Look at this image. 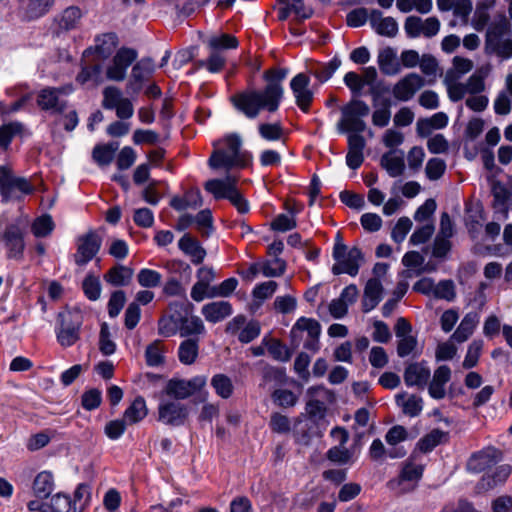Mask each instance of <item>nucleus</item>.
Wrapping results in <instances>:
<instances>
[{
  "label": "nucleus",
  "mask_w": 512,
  "mask_h": 512,
  "mask_svg": "<svg viewBox=\"0 0 512 512\" xmlns=\"http://www.w3.org/2000/svg\"><path fill=\"white\" fill-rule=\"evenodd\" d=\"M288 74L287 69H270L264 72L267 84L263 90H247L231 97V102L237 110L247 118H256L261 110L275 112L283 98L282 82Z\"/></svg>",
  "instance_id": "f257e3e1"
},
{
  "label": "nucleus",
  "mask_w": 512,
  "mask_h": 512,
  "mask_svg": "<svg viewBox=\"0 0 512 512\" xmlns=\"http://www.w3.org/2000/svg\"><path fill=\"white\" fill-rule=\"evenodd\" d=\"M225 149H217L211 154L208 164L212 169L225 168L227 171L233 167L244 168L251 164L252 155L242 151V138L232 133L224 138Z\"/></svg>",
  "instance_id": "f03ea898"
},
{
  "label": "nucleus",
  "mask_w": 512,
  "mask_h": 512,
  "mask_svg": "<svg viewBox=\"0 0 512 512\" xmlns=\"http://www.w3.org/2000/svg\"><path fill=\"white\" fill-rule=\"evenodd\" d=\"M511 24L505 16H500L488 25L485 34L484 50L487 55L502 59L512 57Z\"/></svg>",
  "instance_id": "7ed1b4c3"
},
{
  "label": "nucleus",
  "mask_w": 512,
  "mask_h": 512,
  "mask_svg": "<svg viewBox=\"0 0 512 512\" xmlns=\"http://www.w3.org/2000/svg\"><path fill=\"white\" fill-rule=\"evenodd\" d=\"M33 185L25 177L15 176L7 166H0L1 202L21 201L24 196L32 194Z\"/></svg>",
  "instance_id": "20e7f679"
},
{
  "label": "nucleus",
  "mask_w": 512,
  "mask_h": 512,
  "mask_svg": "<svg viewBox=\"0 0 512 512\" xmlns=\"http://www.w3.org/2000/svg\"><path fill=\"white\" fill-rule=\"evenodd\" d=\"M342 118L337 124L340 132H364L366 123L364 117L370 113L369 105L358 98H352L341 108Z\"/></svg>",
  "instance_id": "39448f33"
},
{
  "label": "nucleus",
  "mask_w": 512,
  "mask_h": 512,
  "mask_svg": "<svg viewBox=\"0 0 512 512\" xmlns=\"http://www.w3.org/2000/svg\"><path fill=\"white\" fill-rule=\"evenodd\" d=\"M333 258L336 261L332 267L334 275L346 273L353 277L358 274L361 262L364 260L363 253L358 247L348 249L345 244L334 245Z\"/></svg>",
  "instance_id": "423d86ee"
},
{
  "label": "nucleus",
  "mask_w": 512,
  "mask_h": 512,
  "mask_svg": "<svg viewBox=\"0 0 512 512\" xmlns=\"http://www.w3.org/2000/svg\"><path fill=\"white\" fill-rule=\"evenodd\" d=\"M206 383L207 377L203 375L195 376L189 380L172 378L167 382L163 393L176 401L185 400L202 390Z\"/></svg>",
  "instance_id": "0eeeda50"
},
{
  "label": "nucleus",
  "mask_w": 512,
  "mask_h": 512,
  "mask_svg": "<svg viewBox=\"0 0 512 512\" xmlns=\"http://www.w3.org/2000/svg\"><path fill=\"white\" fill-rule=\"evenodd\" d=\"M306 332L307 339L304 342V348L314 353L320 349L319 337L321 334L320 323L312 318H299L290 331L292 341L295 346L299 344V333Z\"/></svg>",
  "instance_id": "6e6552de"
},
{
  "label": "nucleus",
  "mask_w": 512,
  "mask_h": 512,
  "mask_svg": "<svg viewBox=\"0 0 512 512\" xmlns=\"http://www.w3.org/2000/svg\"><path fill=\"white\" fill-rule=\"evenodd\" d=\"M57 340L63 347L74 345L80 338L81 320L78 313L70 311L58 314Z\"/></svg>",
  "instance_id": "1a4fd4ad"
},
{
  "label": "nucleus",
  "mask_w": 512,
  "mask_h": 512,
  "mask_svg": "<svg viewBox=\"0 0 512 512\" xmlns=\"http://www.w3.org/2000/svg\"><path fill=\"white\" fill-rule=\"evenodd\" d=\"M0 243L7 251V258L20 260L25 250L24 232L17 223L8 224L0 233Z\"/></svg>",
  "instance_id": "9d476101"
},
{
  "label": "nucleus",
  "mask_w": 512,
  "mask_h": 512,
  "mask_svg": "<svg viewBox=\"0 0 512 512\" xmlns=\"http://www.w3.org/2000/svg\"><path fill=\"white\" fill-rule=\"evenodd\" d=\"M189 415L188 407L176 400H161L158 405V421L168 426H181Z\"/></svg>",
  "instance_id": "9b49d317"
},
{
  "label": "nucleus",
  "mask_w": 512,
  "mask_h": 512,
  "mask_svg": "<svg viewBox=\"0 0 512 512\" xmlns=\"http://www.w3.org/2000/svg\"><path fill=\"white\" fill-rule=\"evenodd\" d=\"M101 245V237L93 230L79 236L77 239V251L74 254L75 263L78 266L86 265L97 255Z\"/></svg>",
  "instance_id": "f8f14e48"
},
{
  "label": "nucleus",
  "mask_w": 512,
  "mask_h": 512,
  "mask_svg": "<svg viewBox=\"0 0 512 512\" xmlns=\"http://www.w3.org/2000/svg\"><path fill=\"white\" fill-rule=\"evenodd\" d=\"M310 78L304 74L299 73L294 76L290 82V88L296 99V104L303 111L307 112L313 101V92L309 89Z\"/></svg>",
  "instance_id": "ddd939ff"
},
{
  "label": "nucleus",
  "mask_w": 512,
  "mask_h": 512,
  "mask_svg": "<svg viewBox=\"0 0 512 512\" xmlns=\"http://www.w3.org/2000/svg\"><path fill=\"white\" fill-rule=\"evenodd\" d=\"M425 85V80L417 73H409L393 87L392 93L399 101H409Z\"/></svg>",
  "instance_id": "4468645a"
},
{
  "label": "nucleus",
  "mask_w": 512,
  "mask_h": 512,
  "mask_svg": "<svg viewBox=\"0 0 512 512\" xmlns=\"http://www.w3.org/2000/svg\"><path fill=\"white\" fill-rule=\"evenodd\" d=\"M238 177L227 173L223 179H210L204 187L215 199H229L237 190Z\"/></svg>",
  "instance_id": "2eb2a0df"
},
{
  "label": "nucleus",
  "mask_w": 512,
  "mask_h": 512,
  "mask_svg": "<svg viewBox=\"0 0 512 512\" xmlns=\"http://www.w3.org/2000/svg\"><path fill=\"white\" fill-rule=\"evenodd\" d=\"M348 135V153L346 155V164L349 168L358 169L364 161V149L366 140L361 135L362 132H349Z\"/></svg>",
  "instance_id": "dca6fc26"
},
{
  "label": "nucleus",
  "mask_w": 512,
  "mask_h": 512,
  "mask_svg": "<svg viewBox=\"0 0 512 512\" xmlns=\"http://www.w3.org/2000/svg\"><path fill=\"white\" fill-rule=\"evenodd\" d=\"M63 92L62 88L47 87L42 89L37 98L38 106L45 111L62 113L67 107V102L60 100L59 94Z\"/></svg>",
  "instance_id": "f3484780"
},
{
  "label": "nucleus",
  "mask_w": 512,
  "mask_h": 512,
  "mask_svg": "<svg viewBox=\"0 0 512 512\" xmlns=\"http://www.w3.org/2000/svg\"><path fill=\"white\" fill-rule=\"evenodd\" d=\"M430 369L426 366V362L410 363L404 371V382L407 386H417L424 388L430 379Z\"/></svg>",
  "instance_id": "a211bd4d"
},
{
  "label": "nucleus",
  "mask_w": 512,
  "mask_h": 512,
  "mask_svg": "<svg viewBox=\"0 0 512 512\" xmlns=\"http://www.w3.org/2000/svg\"><path fill=\"white\" fill-rule=\"evenodd\" d=\"M369 22L374 31L381 36L393 38L398 33V24L393 17H383L378 9L370 12Z\"/></svg>",
  "instance_id": "6ab92c4d"
},
{
  "label": "nucleus",
  "mask_w": 512,
  "mask_h": 512,
  "mask_svg": "<svg viewBox=\"0 0 512 512\" xmlns=\"http://www.w3.org/2000/svg\"><path fill=\"white\" fill-rule=\"evenodd\" d=\"M383 286L379 279L371 278L367 281L362 299V310L368 313L373 310L382 300Z\"/></svg>",
  "instance_id": "aec40b11"
},
{
  "label": "nucleus",
  "mask_w": 512,
  "mask_h": 512,
  "mask_svg": "<svg viewBox=\"0 0 512 512\" xmlns=\"http://www.w3.org/2000/svg\"><path fill=\"white\" fill-rule=\"evenodd\" d=\"M451 378V369L447 365L439 366L433 374L429 384V395L434 399H443L446 395L445 385Z\"/></svg>",
  "instance_id": "412c9836"
},
{
  "label": "nucleus",
  "mask_w": 512,
  "mask_h": 512,
  "mask_svg": "<svg viewBox=\"0 0 512 512\" xmlns=\"http://www.w3.org/2000/svg\"><path fill=\"white\" fill-rule=\"evenodd\" d=\"M380 163L389 176L398 177L405 169L404 153L401 150H391L382 155Z\"/></svg>",
  "instance_id": "4be33fe9"
},
{
  "label": "nucleus",
  "mask_w": 512,
  "mask_h": 512,
  "mask_svg": "<svg viewBox=\"0 0 512 512\" xmlns=\"http://www.w3.org/2000/svg\"><path fill=\"white\" fill-rule=\"evenodd\" d=\"M134 270L128 266L117 264L110 268L103 276V279L114 287H123L130 284Z\"/></svg>",
  "instance_id": "5701e85b"
},
{
  "label": "nucleus",
  "mask_w": 512,
  "mask_h": 512,
  "mask_svg": "<svg viewBox=\"0 0 512 512\" xmlns=\"http://www.w3.org/2000/svg\"><path fill=\"white\" fill-rule=\"evenodd\" d=\"M201 312L208 322L217 323L231 315L232 306L228 301H216L205 304Z\"/></svg>",
  "instance_id": "b1692460"
},
{
  "label": "nucleus",
  "mask_w": 512,
  "mask_h": 512,
  "mask_svg": "<svg viewBox=\"0 0 512 512\" xmlns=\"http://www.w3.org/2000/svg\"><path fill=\"white\" fill-rule=\"evenodd\" d=\"M423 471V465H416L411 461H406L402 467L399 477L397 479L390 480L388 482V486L391 489H397L405 481L418 482L422 478Z\"/></svg>",
  "instance_id": "393cba45"
},
{
  "label": "nucleus",
  "mask_w": 512,
  "mask_h": 512,
  "mask_svg": "<svg viewBox=\"0 0 512 512\" xmlns=\"http://www.w3.org/2000/svg\"><path fill=\"white\" fill-rule=\"evenodd\" d=\"M178 246L181 251L191 257V260L194 264L202 263L206 256L205 249L196 239L191 237L189 234H184L180 238Z\"/></svg>",
  "instance_id": "a878e982"
},
{
  "label": "nucleus",
  "mask_w": 512,
  "mask_h": 512,
  "mask_svg": "<svg viewBox=\"0 0 512 512\" xmlns=\"http://www.w3.org/2000/svg\"><path fill=\"white\" fill-rule=\"evenodd\" d=\"M54 476L50 471L38 473L33 481V493L38 499L48 498L54 490Z\"/></svg>",
  "instance_id": "bb28decb"
},
{
  "label": "nucleus",
  "mask_w": 512,
  "mask_h": 512,
  "mask_svg": "<svg viewBox=\"0 0 512 512\" xmlns=\"http://www.w3.org/2000/svg\"><path fill=\"white\" fill-rule=\"evenodd\" d=\"M478 322L479 315L476 312L467 313L452 334L451 339L458 343L465 342L473 334Z\"/></svg>",
  "instance_id": "cd10ccee"
},
{
  "label": "nucleus",
  "mask_w": 512,
  "mask_h": 512,
  "mask_svg": "<svg viewBox=\"0 0 512 512\" xmlns=\"http://www.w3.org/2000/svg\"><path fill=\"white\" fill-rule=\"evenodd\" d=\"M378 65L381 72L388 76L396 75L401 71V64L396 57V53L390 47L379 52Z\"/></svg>",
  "instance_id": "c85d7f7f"
},
{
  "label": "nucleus",
  "mask_w": 512,
  "mask_h": 512,
  "mask_svg": "<svg viewBox=\"0 0 512 512\" xmlns=\"http://www.w3.org/2000/svg\"><path fill=\"white\" fill-rule=\"evenodd\" d=\"M511 470V466L508 464L498 466L492 474H486L481 478L480 488L489 490L503 484L511 474Z\"/></svg>",
  "instance_id": "c756f323"
},
{
  "label": "nucleus",
  "mask_w": 512,
  "mask_h": 512,
  "mask_svg": "<svg viewBox=\"0 0 512 512\" xmlns=\"http://www.w3.org/2000/svg\"><path fill=\"white\" fill-rule=\"evenodd\" d=\"M118 45V36L114 32L104 33L95 38V51L103 59L108 58Z\"/></svg>",
  "instance_id": "7c9ffc66"
},
{
  "label": "nucleus",
  "mask_w": 512,
  "mask_h": 512,
  "mask_svg": "<svg viewBox=\"0 0 512 512\" xmlns=\"http://www.w3.org/2000/svg\"><path fill=\"white\" fill-rule=\"evenodd\" d=\"M82 18V11L77 6L67 7L58 18V28L62 31L74 30Z\"/></svg>",
  "instance_id": "2f4dec72"
},
{
  "label": "nucleus",
  "mask_w": 512,
  "mask_h": 512,
  "mask_svg": "<svg viewBox=\"0 0 512 512\" xmlns=\"http://www.w3.org/2000/svg\"><path fill=\"white\" fill-rule=\"evenodd\" d=\"M448 440V432L440 429H433L423 436L417 443V448L423 452H431L437 445L445 443Z\"/></svg>",
  "instance_id": "473e14b6"
},
{
  "label": "nucleus",
  "mask_w": 512,
  "mask_h": 512,
  "mask_svg": "<svg viewBox=\"0 0 512 512\" xmlns=\"http://www.w3.org/2000/svg\"><path fill=\"white\" fill-rule=\"evenodd\" d=\"M178 330L182 337H187L194 334L204 333L205 327L202 320L198 316H179Z\"/></svg>",
  "instance_id": "72a5a7b5"
},
{
  "label": "nucleus",
  "mask_w": 512,
  "mask_h": 512,
  "mask_svg": "<svg viewBox=\"0 0 512 512\" xmlns=\"http://www.w3.org/2000/svg\"><path fill=\"white\" fill-rule=\"evenodd\" d=\"M199 352V341L198 339L189 338L181 342L178 349L179 361L184 365L193 364Z\"/></svg>",
  "instance_id": "f704fd0d"
},
{
  "label": "nucleus",
  "mask_w": 512,
  "mask_h": 512,
  "mask_svg": "<svg viewBox=\"0 0 512 512\" xmlns=\"http://www.w3.org/2000/svg\"><path fill=\"white\" fill-rule=\"evenodd\" d=\"M148 410L145 399L138 396L124 412V420L129 424H135L147 416Z\"/></svg>",
  "instance_id": "c9c22d12"
},
{
  "label": "nucleus",
  "mask_w": 512,
  "mask_h": 512,
  "mask_svg": "<svg viewBox=\"0 0 512 512\" xmlns=\"http://www.w3.org/2000/svg\"><path fill=\"white\" fill-rule=\"evenodd\" d=\"M406 393L396 396V403L402 406L404 414L410 417L418 416L423 410V400L417 395H410L405 400Z\"/></svg>",
  "instance_id": "e433bc0d"
},
{
  "label": "nucleus",
  "mask_w": 512,
  "mask_h": 512,
  "mask_svg": "<svg viewBox=\"0 0 512 512\" xmlns=\"http://www.w3.org/2000/svg\"><path fill=\"white\" fill-rule=\"evenodd\" d=\"M55 0H27L25 5V17L35 20L44 16L54 5Z\"/></svg>",
  "instance_id": "4c0bfd02"
},
{
  "label": "nucleus",
  "mask_w": 512,
  "mask_h": 512,
  "mask_svg": "<svg viewBox=\"0 0 512 512\" xmlns=\"http://www.w3.org/2000/svg\"><path fill=\"white\" fill-rule=\"evenodd\" d=\"M118 147V142L96 145L92 152L93 159L101 166L109 165L113 161L115 152L118 150Z\"/></svg>",
  "instance_id": "58836bf2"
},
{
  "label": "nucleus",
  "mask_w": 512,
  "mask_h": 512,
  "mask_svg": "<svg viewBox=\"0 0 512 512\" xmlns=\"http://www.w3.org/2000/svg\"><path fill=\"white\" fill-rule=\"evenodd\" d=\"M495 463L492 453L488 451H481L473 454L467 462L468 470L480 473Z\"/></svg>",
  "instance_id": "ea45409f"
},
{
  "label": "nucleus",
  "mask_w": 512,
  "mask_h": 512,
  "mask_svg": "<svg viewBox=\"0 0 512 512\" xmlns=\"http://www.w3.org/2000/svg\"><path fill=\"white\" fill-rule=\"evenodd\" d=\"M211 386L216 394L223 399L230 398L234 391L232 380L227 375L221 373L215 374L212 377Z\"/></svg>",
  "instance_id": "a19ab883"
},
{
  "label": "nucleus",
  "mask_w": 512,
  "mask_h": 512,
  "mask_svg": "<svg viewBox=\"0 0 512 512\" xmlns=\"http://www.w3.org/2000/svg\"><path fill=\"white\" fill-rule=\"evenodd\" d=\"M306 414L312 422L319 424L326 417L327 407L324 402L317 399H309L305 406Z\"/></svg>",
  "instance_id": "79ce46f5"
},
{
  "label": "nucleus",
  "mask_w": 512,
  "mask_h": 512,
  "mask_svg": "<svg viewBox=\"0 0 512 512\" xmlns=\"http://www.w3.org/2000/svg\"><path fill=\"white\" fill-rule=\"evenodd\" d=\"M273 402L281 408H291L298 403V396L288 389H276L271 395Z\"/></svg>",
  "instance_id": "37998d69"
},
{
  "label": "nucleus",
  "mask_w": 512,
  "mask_h": 512,
  "mask_svg": "<svg viewBox=\"0 0 512 512\" xmlns=\"http://www.w3.org/2000/svg\"><path fill=\"white\" fill-rule=\"evenodd\" d=\"M391 100L389 98H385L381 102V107L374 110L372 114V123L376 127H386L391 118Z\"/></svg>",
  "instance_id": "c03bdc74"
},
{
  "label": "nucleus",
  "mask_w": 512,
  "mask_h": 512,
  "mask_svg": "<svg viewBox=\"0 0 512 512\" xmlns=\"http://www.w3.org/2000/svg\"><path fill=\"white\" fill-rule=\"evenodd\" d=\"M163 348L160 340L149 344L145 350V359L148 366L157 367L164 363Z\"/></svg>",
  "instance_id": "a18cd8bd"
},
{
  "label": "nucleus",
  "mask_w": 512,
  "mask_h": 512,
  "mask_svg": "<svg viewBox=\"0 0 512 512\" xmlns=\"http://www.w3.org/2000/svg\"><path fill=\"white\" fill-rule=\"evenodd\" d=\"M484 346L483 340H473L468 346L467 353L462 363L463 368L471 369L478 364L479 357L481 355Z\"/></svg>",
  "instance_id": "49530a36"
},
{
  "label": "nucleus",
  "mask_w": 512,
  "mask_h": 512,
  "mask_svg": "<svg viewBox=\"0 0 512 512\" xmlns=\"http://www.w3.org/2000/svg\"><path fill=\"white\" fill-rule=\"evenodd\" d=\"M340 65L341 60L334 57L328 63L319 64L312 73L320 82H326L333 76Z\"/></svg>",
  "instance_id": "de8ad7c7"
},
{
  "label": "nucleus",
  "mask_w": 512,
  "mask_h": 512,
  "mask_svg": "<svg viewBox=\"0 0 512 512\" xmlns=\"http://www.w3.org/2000/svg\"><path fill=\"white\" fill-rule=\"evenodd\" d=\"M54 229V222L49 214H44L34 220L32 223V233L36 237H46Z\"/></svg>",
  "instance_id": "09e8293b"
},
{
  "label": "nucleus",
  "mask_w": 512,
  "mask_h": 512,
  "mask_svg": "<svg viewBox=\"0 0 512 512\" xmlns=\"http://www.w3.org/2000/svg\"><path fill=\"white\" fill-rule=\"evenodd\" d=\"M161 274L152 269L143 268L137 274V281L144 288H155L161 284Z\"/></svg>",
  "instance_id": "8fccbe9b"
},
{
  "label": "nucleus",
  "mask_w": 512,
  "mask_h": 512,
  "mask_svg": "<svg viewBox=\"0 0 512 512\" xmlns=\"http://www.w3.org/2000/svg\"><path fill=\"white\" fill-rule=\"evenodd\" d=\"M73 509L72 500L68 495L57 493L50 503H47L46 512H69Z\"/></svg>",
  "instance_id": "3c124183"
},
{
  "label": "nucleus",
  "mask_w": 512,
  "mask_h": 512,
  "mask_svg": "<svg viewBox=\"0 0 512 512\" xmlns=\"http://www.w3.org/2000/svg\"><path fill=\"white\" fill-rule=\"evenodd\" d=\"M82 288L85 296L91 300L96 301L100 298L101 295V283L98 277L93 275H88L83 280Z\"/></svg>",
  "instance_id": "603ef678"
},
{
  "label": "nucleus",
  "mask_w": 512,
  "mask_h": 512,
  "mask_svg": "<svg viewBox=\"0 0 512 512\" xmlns=\"http://www.w3.org/2000/svg\"><path fill=\"white\" fill-rule=\"evenodd\" d=\"M137 51L132 48L122 47L113 57L114 64H117L127 72L129 66L137 59Z\"/></svg>",
  "instance_id": "864d4df0"
},
{
  "label": "nucleus",
  "mask_w": 512,
  "mask_h": 512,
  "mask_svg": "<svg viewBox=\"0 0 512 512\" xmlns=\"http://www.w3.org/2000/svg\"><path fill=\"white\" fill-rule=\"evenodd\" d=\"M493 207L497 210H506V202L510 196L507 188L500 182L496 181L492 185Z\"/></svg>",
  "instance_id": "5fc2aeb1"
},
{
  "label": "nucleus",
  "mask_w": 512,
  "mask_h": 512,
  "mask_svg": "<svg viewBox=\"0 0 512 512\" xmlns=\"http://www.w3.org/2000/svg\"><path fill=\"white\" fill-rule=\"evenodd\" d=\"M238 286V280L234 277L224 280L220 285L210 288L209 298L228 297Z\"/></svg>",
  "instance_id": "6e6d98bb"
},
{
  "label": "nucleus",
  "mask_w": 512,
  "mask_h": 512,
  "mask_svg": "<svg viewBox=\"0 0 512 512\" xmlns=\"http://www.w3.org/2000/svg\"><path fill=\"white\" fill-rule=\"evenodd\" d=\"M208 45L214 50L218 49H235L238 46L236 37L229 34H221L219 36H212L208 40Z\"/></svg>",
  "instance_id": "4d7b16f0"
},
{
  "label": "nucleus",
  "mask_w": 512,
  "mask_h": 512,
  "mask_svg": "<svg viewBox=\"0 0 512 512\" xmlns=\"http://www.w3.org/2000/svg\"><path fill=\"white\" fill-rule=\"evenodd\" d=\"M268 352L274 360L287 362L292 356V351L279 340L273 339L268 345Z\"/></svg>",
  "instance_id": "13d9d810"
},
{
  "label": "nucleus",
  "mask_w": 512,
  "mask_h": 512,
  "mask_svg": "<svg viewBox=\"0 0 512 512\" xmlns=\"http://www.w3.org/2000/svg\"><path fill=\"white\" fill-rule=\"evenodd\" d=\"M122 93L115 86H108L103 90L102 106L105 109L113 110L123 100Z\"/></svg>",
  "instance_id": "bf43d9fd"
},
{
  "label": "nucleus",
  "mask_w": 512,
  "mask_h": 512,
  "mask_svg": "<svg viewBox=\"0 0 512 512\" xmlns=\"http://www.w3.org/2000/svg\"><path fill=\"white\" fill-rule=\"evenodd\" d=\"M285 270L286 262L279 257L265 262L261 267L262 274L265 277H279L284 274Z\"/></svg>",
  "instance_id": "052dcab7"
},
{
  "label": "nucleus",
  "mask_w": 512,
  "mask_h": 512,
  "mask_svg": "<svg viewBox=\"0 0 512 512\" xmlns=\"http://www.w3.org/2000/svg\"><path fill=\"white\" fill-rule=\"evenodd\" d=\"M90 499V487L87 484H79L74 492L72 501L73 511L82 512Z\"/></svg>",
  "instance_id": "680f3d73"
},
{
  "label": "nucleus",
  "mask_w": 512,
  "mask_h": 512,
  "mask_svg": "<svg viewBox=\"0 0 512 512\" xmlns=\"http://www.w3.org/2000/svg\"><path fill=\"white\" fill-rule=\"evenodd\" d=\"M126 302L125 292L122 290L114 291L108 301V314L111 318L117 317L123 309Z\"/></svg>",
  "instance_id": "e2e57ef3"
},
{
  "label": "nucleus",
  "mask_w": 512,
  "mask_h": 512,
  "mask_svg": "<svg viewBox=\"0 0 512 512\" xmlns=\"http://www.w3.org/2000/svg\"><path fill=\"white\" fill-rule=\"evenodd\" d=\"M99 349L104 355H112L116 350L115 343L111 340L109 327L106 323L101 325L99 334Z\"/></svg>",
  "instance_id": "0e129e2a"
},
{
  "label": "nucleus",
  "mask_w": 512,
  "mask_h": 512,
  "mask_svg": "<svg viewBox=\"0 0 512 512\" xmlns=\"http://www.w3.org/2000/svg\"><path fill=\"white\" fill-rule=\"evenodd\" d=\"M310 362L311 357L305 352H300L294 361L295 373L305 382H308L310 379V372L308 370Z\"/></svg>",
  "instance_id": "69168bd1"
},
{
  "label": "nucleus",
  "mask_w": 512,
  "mask_h": 512,
  "mask_svg": "<svg viewBox=\"0 0 512 512\" xmlns=\"http://www.w3.org/2000/svg\"><path fill=\"white\" fill-rule=\"evenodd\" d=\"M269 426L273 432L279 434H286L291 430L290 419L278 412L271 414Z\"/></svg>",
  "instance_id": "338daca9"
},
{
  "label": "nucleus",
  "mask_w": 512,
  "mask_h": 512,
  "mask_svg": "<svg viewBox=\"0 0 512 512\" xmlns=\"http://www.w3.org/2000/svg\"><path fill=\"white\" fill-rule=\"evenodd\" d=\"M326 457L333 463L345 465L351 460L352 453L344 446H334L327 451Z\"/></svg>",
  "instance_id": "774afa93"
}]
</instances>
